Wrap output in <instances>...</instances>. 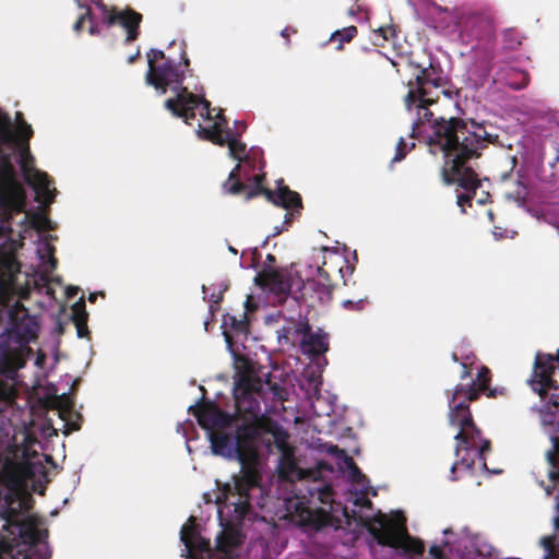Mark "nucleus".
I'll return each mask as SVG.
<instances>
[{
    "label": "nucleus",
    "instance_id": "obj_1",
    "mask_svg": "<svg viewBox=\"0 0 559 559\" xmlns=\"http://www.w3.org/2000/svg\"><path fill=\"white\" fill-rule=\"evenodd\" d=\"M267 454L276 449L275 473L290 484L283 498L284 524H406L402 509L371 520L374 510L366 493L378 495V488L357 466L346 450L319 437L307 440L314 456L313 467H304L287 448V433L280 427L266 439Z\"/></svg>",
    "mask_w": 559,
    "mask_h": 559
},
{
    "label": "nucleus",
    "instance_id": "obj_2",
    "mask_svg": "<svg viewBox=\"0 0 559 559\" xmlns=\"http://www.w3.org/2000/svg\"><path fill=\"white\" fill-rule=\"evenodd\" d=\"M32 127L16 112V123L0 110V260L14 264L12 282L27 283L26 274L21 272V264L15 252L23 246V240L36 243V253L44 267L41 277L46 283L43 292L50 298L55 289L49 274L56 269L55 248L51 235L43 231L52 229V223L41 205L53 202L57 190L53 181L34 166L29 151Z\"/></svg>",
    "mask_w": 559,
    "mask_h": 559
},
{
    "label": "nucleus",
    "instance_id": "obj_3",
    "mask_svg": "<svg viewBox=\"0 0 559 559\" xmlns=\"http://www.w3.org/2000/svg\"><path fill=\"white\" fill-rule=\"evenodd\" d=\"M258 429L246 421L236 424L224 430H206L210 450L214 456L227 462H237L239 469L231 475L233 493L224 506L217 502H205L201 515H190L183 524H206L215 515L217 524H277L262 514L270 489L263 485V471L260 464L251 462L240 449V439L243 436L254 437Z\"/></svg>",
    "mask_w": 559,
    "mask_h": 559
},
{
    "label": "nucleus",
    "instance_id": "obj_4",
    "mask_svg": "<svg viewBox=\"0 0 559 559\" xmlns=\"http://www.w3.org/2000/svg\"><path fill=\"white\" fill-rule=\"evenodd\" d=\"M521 112L526 118L528 130L518 140L521 159L519 188L515 192L506 193V198L532 216H538L537 210L528 205L533 201V180L538 183L536 188L540 202L559 197V176L554 173L559 162V143L551 138L552 131L559 126L558 111L543 102H533L522 105Z\"/></svg>",
    "mask_w": 559,
    "mask_h": 559
},
{
    "label": "nucleus",
    "instance_id": "obj_5",
    "mask_svg": "<svg viewBox=\"0 0 559 559\" xmlns=\"http://www.w3.org/2000/svg\"><path fill=\"white\" fill-rule=\"evenodd\" d=\"M474 389L473 383H461L454 386L452 394L447 391L449 423L459 428L454 436L456 461L450 469L451 481L459 480V471L473 475L476 460L480 468H487L486 454L491 451L490 440L481 436V430L476 426L469 409L471 402L477 396Z\"/></svg>",
    "mask_w": 559,
    "mask_h": 559
},
{
    "label": "nucleus",
    "instance_id": "obj_6",
    "mask_svg": "<svg viewBox=\"0 0 559 559\" xmlns=\"http://www.w3.org/2000/svg\"><path fill=\"white\" fill-rule=\"evenodd\" d=\"M28 450L21 448L10 430L0 429V520L4 524H38L29 499L22 496L27 474Z\"/></svg>",
    "mask_w": 559,
    "mask_h": 559
},
{
    "label": "nucleus",
    "instance_id": "obj_7",
    "mask_svg": "<svg viewBox=\"0 0 559 559\" xmlns=\"http://www.w3.org/2000/svg\"><path fill=\"white\" fill-rule=\"evenodd\" d=\"M417 103V117L412 123V138H423L429 146V152L436 154L442 152L443 159L454 155L463 146L464 136L478 128L486 130L484 122L473 119L464 120L454 117L435 118L429 109L436 99L429 93H414L413 102Z\"/></svg>",
    "mask_w": 559,
    "mask_h": 559
},
{
    "label": "nucleus",
    "instance_id": "obj_8",
    "mask_svg": "<svg viewBox=\"0 0 559 559\" xmlns=\"http://www.w3.org/2000/svg\"><path fill=\"white\" fill-rule=\"evenodd\" d=\"M277 333L278 344H298L304 356H307L309 364L302 371V376L314 391L322 386V372L328 359L325 354L330 349L329 334L322 329L313 331L308 316L298 311V318H289L288 324H284Z\"/></svg>",
    "mask_w": 559,
    "mask_h": 559
},
{
    "label": "nucleus",
    "instance_id": "obj_9",
    "mask_svg": "<svg viewBox=\"0 0 559 559\" xmlns=\"http://www.w3.org/2000/svg\"><path fill=\"white\" fill-rule=\"evenodd\" d=\"M488 136H490V133L481 128L471 131L468 135L464 136L461 150L449 158H444V165L441 168L442 181L447 186L456 183L463 190L456 195V204L461 207L462 213H465L464 205H471L476 190L483 186L478 175L469 164V159L477 158L480 155Z\"/></svg>",
    "mask_w": 559,
    "mask_h": 559
},
{
    "label": "nucleus",
    "instance_id": "obj_10",
    "mask_svg": "<svg viewBox=\"0 0 559 559\" xmlns=\"http://www.w3.org/2000/svg\"><path fill=\"white\" fill-rule=\"evenodd\" d=\"M182 71L179 86L175 88L173 83H164L163 90L170 91L174 96L164 102V107L176 118H181L185 123L191 124L197 118L195 110H200L203 120L211 119V103L205 98V91L199 79L193 74L191 61L186 50L182 49L180 60L177 61Z\"/></svg>",
    "mask_w": 559,
    "mask_h": 559
},
{
    "label": "nucleus",
    "instance_id": "obj_11",
    "mask_svg": "<svg viewBox=\"0 0 559 559\" xmlns=\"http://www.w3.org/2000/svg\"><path fill=\"white\" fill-rule=\"evenodd\" d=\"M275 255L267 253L261 270L265 278L258 273L253 280L254 285L264 294L262 302L282 305L289 301L292 306L300 308L306 301V282L293 264L288 267H275Z\"/></svg>",
    "mask_w": 559,
    "mask_h": 559
},
{
    "label": "nucleus",
    "instance_id": "obj_12",
    "mask_svg": "<svg viewBox=\"0 0 559 559\" xmlns=\"http://www.w3.org/2000/svg\"><path fill=\"white\" fill-rule=\"evenodd\" d=\"M212 111L213 109L211 108ZM206 121L212 122V124L204 127L200 122L198 123L195 132L199 139L211 141L218 145L227 144L228 155L231 158L237 160L246 159L252 165L253 169L261 170L265 167L263 150L260 146L253 145L247 151L246 143L240 141L241 133L247 128L243 121L235 120V130L228 127V120L222 112H218L215 119L211 115V119Z\"/></svg>",
    "mask_w": 559,
    "mask_h": 559
},
{
    "label": "nucleus",
    "instance_id": "obj_13",
    "mask_svg": "<svg viewBox=\"0 0 559 559\" xmlns=\"http://www.w3.org/2000/svg\"><path fill=\"white\" fill-rule=\"evenodd\" d=\"M39 526H1L0 559H50Z\"/></svg>",
    "mask_w": 559,
    "mask_h": 559
},
{
    "label": "nucleus",
    "instance_id": "obj_14",
    "mask_svg": "<svg viewBox=\"0 0 559 559\" xmlns=\"http://www.w3.org/2000/svg\"><path fill=\"white\" fill-rule=\"evenodd\" d=\"M88 1L93 4V7H86L90 22L88 33L92 36L102 35L103 29H119L124 44L136 39L140 16L135 11L129 8L108 7L102 0Z\"/></svg>",
    "mask_w": 559,
    "mask_h": 559
},
{
    "label": "nucleus",
    "instance_id": "obj_15",
    "mask_svg": "<svg viewBox=\"0 0 559 559\" xmlns=\"http://www.w3.org/2000/svg\"><path fill=\"white\" fill-rule=\"evenodd\" d=\"M559 365V348L557 355L545 354L537 352L533 364V371L531 378L527 380L532 390L537 393L542 399V405H533L532 412L539 414V427L542 433L547 438L543 429L542 419L546 412H552L555 407H559V385H557L552 376Z\"/></svg>",
    "mask_w": 559,
    "mask_h": 559
},
{
    "label": "nucleus",
    "instance_id": "obj_16",
    "mask_svg": "<svg viewBox=\"0 0 559 559\" xmlns=\"http://www.w3.org/2000/svg\"><path fill=\"white\" fill-rule=\"evenodd\" d=\"M457 26L460 36L472 49L495 48V20L490 8L464 10L457 20Z\"/></svg>",
    "mask_w": 559,
    "mask_h": 559
},
{
    "label": "nucleus",
    "instance_id": "obj_17",
    "mask_svg": "<svg viewBox=\"0 0 559 559\" xmlns=\"http://www.w3.org/2000/svg\"><path fill=\"white\" fill-rule=\"evenodd\" d=\"M147 72L145 82L153 86L158 95L166 94L163 90L164 83L175 84V88L179 86L182 71L179 69L175 59L165 58L162 49L151 48L146 52Z\"/></svg>",
    "mask_w": 559,
    "mask_h": 559
},
{
    "label": "nucleus",
    "instance_id": "obj_18",
    "mask_svg": "<svg viewBox=\"0 0 559 559\" xmlns=\"http://www.w3.org/2000/svg\"><path fill=\"white\" fill-rule=\"evenodd\" d=\"M411 66L419 69L415 75V86L411 88L404 98L406 109L412 110V102L414 93H429L432 94L433 90H438L442 83H447L448 78L439 62L430 59L428 67L411 61Z\"/></svg>",
    "mask_w": 559,
    "mask_h": 559
},
{
    "label": "nucleus",
    "instance_id": "obj_19",
    "mask_svg": "<svg viewBox=\"0 0 559 559\" xmlns=\"http://www.w3.org/2000/svg\"><path fill=\"white\" fill-rule=\"evenodd\" d=\"M369 533L379 544L388 545L394 548H401L412 554H420L424 545L412 538L405 531V526H367Z\"/></svg>",
    "mask_w": 559,
    "mask_h": 559
},
{
    "label": "nucleus",
    "instance_id": "obj_20",
    "mask_svg": "<svg viewBox=\"0 0 559 559\" xmlns=\"http://www.w3.org/2000/svg\"><path fill=\"white\" fill-rule=\"evenodd\" d=\"M407 3L413 9L414 15L435 31L447 29L453 21L448 9L438 5L432 0H407Z\"/></svg>",
    "mask_w": 559,
    "mask_h": 559
},
{
    "label": "nucleus",
    "instance_id": "obj_21",
    "mask_svg": "<svg viewBox=\"0 0 559 559\" xmlns=\"http://www.w3.org/2000/svg\"><path fill=\"white\" fill-rule=\"evenodd\" d=\"M485 57L481 60L474 62L467 70V79L473 88L478 90L486 84L492 85V76L502 60L499 52L495 48L483 49Z\"/></svg>",
    "mask_w": 559,
    "mask_h": 559
},
{
    "label": "nucleus",
    "instance_id": "obj_22",
    "mask_svg": "<svg viewBox=\"0 0 559 559\" xmlns=\"http://www.w3.org/2000/svg\"><path fill=\"white\" fill-rule=\"evenodd\" d=\"M226 348L233 359V365L238 373V367L249 368L253 360L251 358V349L247 346L250 336V326L237 331L235 333H223Z\"/></svg>",
    "mask_w": 559,
    "mask_h": 559
},
{
    "label": "nucleus",
    "instance_id": "obj_23",
    "mask_svg": "<svg viewBox=\"0 0 559 559\" xmlns=\"http://www.w3.org/2000/svg\"><path fill=\"white\" fill-rule=\"evenodd\" d=\"M180 539L185 546L181 556L191 559H206L210 554V540L201 532V526H182Z\"/></svg>",
    "mask_w": 559,
    "mask_h": 559
},
{
    "label": "nucleus",
    "instance_id": "obj_24",
    "mask_svg": "<svg viewBox=\"0 0 559 559\" xmlns=\"http://www.w3.org/2000/svg\"><path fill=\"white\" fill-rule=\"evenodd\" d=\"M530 82L528 73L508 62L499 64L492 76V85L498 90L509 87L512 91H520L527 86Z\"/></svg>",
    "mask_w": 559,
    "mask_h": 559
},
{
    "label": "nucleus",
    "instance_id": "obj_25",
    "mask_svg": "<svg viewBox=\"0 0 559 559\" xmlns=\"http://www.w3.org/2000/svg\"><path fill=\"white\" fill-rule=\"evenodd\" d=\"M264 195L269 202L277 207L299 212L302 209L301 195L285 185L284 179L275 181V189H266Z\"/></svg>",
    "mask_w": 559,
    "mask_h": 559
},
{
    "label": "nucleus",
    "instance_id": "obj_26",
    "mask_svg": "<svg viewBox=\"0 0 559 559\" xmlns=\"http://www.w3.org/2000/svg\"><path fill=\"white\" fill-rule=\"evenodd\" d=\"M243 542V536L238 526H223L216 537L217 549L226 556H236Z\"/></svg>",
    "mask_w": 559,
    "mask_h": 559
},
{
    "label": "nucleus",
    "instance_id": "obj_27",
    "mask_svg": "<svg viewBox=\"0 0 559 559\" xmlns=\"http://www.w3.org/2000/svg\"><path fill=\"white\" fill-rule=\"evenodd\" d=\"M260 300L254 305V302L248 297L243 302L245 312L242 319H238L236 316H231L229 313L224 314L223 323H222V334L223 333H235L237 331H241L242 329H247L251 326V319L248 316V312L259 307Z\"/></svg>",
    "mask_w": 559,
    "mask_h": 559
},
{
    "label": "nucleus",
    "instance_id": "obj_28",
    "mask_svg": "<svg viewBox=\"0 0 559 559\" xmlns=\"http://www.w3.org/2000/svg\"><path fill=\"white\" fill-rule=\"evenodd\" d=\"M452 360L459 362L462 367V372L460 378L465 380L472 377V370L477 360L475 354L469 347V344L465 341H462L451 354Z\"/></svg>",
    "mask_w": 559,
    "mask_h": 559
},
{
    "label": "nucleus",
    "instance_id": "obj_29",
    "mask_svg": "<svg viewBox=\"0 0 559 559\" xmlns=\"http://www.w3.org/2000/svg\"><path fill=\"white\" fill-rule=\"evenodd\" d=\"M524 39H525V36L516 28H514V27L504 28L502 31L500 48L497 49L495 47V49L499 53H500V51L512 52V51L518 50L521 47Z\"/></svg>",
    "mask_w": 559,
    "mask_h": 559
},
{
    "label": "nucleus",
    "instance_id": "obj_30",
    "mask_svg": "<svg viewBox=\"0 0 559 559\" xmlns=\"http://www.w3.org/2000/svg\"><path fill=\"white\" fill-rule=\"evenodd\" d=\"M439 94H442L444 98H447L449 102H452L456 110H462L460 107V90L456 88L450 81H447V83H442V85L438 90H433L432 96L435 97L436 100L439 97Z\"/></svg>",
    "mask_w": 559,
    "mask_h": 559
},
{
    "label": "nucleus",
    "instance_id": "obj_31",
    "mask_svg": "<svg viewBox=\"0 0 559 559\" xmlns=\"http://www.w3.org/2000/svg\"><path fill=\"white\" fill-rule=\"evenodd\" d=\"M73 319L75 321L76 335L82 338L88 334L87 329V313L85 311V305L80 301L73 306Z\"/></svg>",
    "mask_w": 559,
    "mask_h": 559
},
{
    "label": "nucleus",
    "instance_id": "obj_32",
    "mask_svg": "<svg viewBox=\"0 0 559 559\" xmlns=\"http://www.w3.org/2000/svg\"><path fill=\"white\" fill-rule=\"evenodd\" d=\"M260 260L261 253L259 247H253L242 251L239 265L243 270H258Z\"/></svg>",
    "mask_w": 559,
    "mask_h": 559
},
{
    "label": "nucleus",
    "instance_id": "obj_33",
    "mask_svg": "<svg viewBox=\"0 0 559 559\" xmlns=\"http://www.w3.org/2000/svg\"><path fill=\"white\" fill-rule=\"evenodd\" d=\"M357 27L355 25H350L342 29L334 31L331 34L329 41H338L336 49L341 50L343 49V45L345 43H349L357 35Z\"/></svg>",
    "mask_w": 559,
    "mask_h": 559
},
{
    "label": "nucleus",
    "instance_id": "obj_34",
    "mask_svg": "<svg viewBox=\"0 0 559 559\" xmlns=\"http://www.w3.org/2000/svg\"><path fill=\"white\" fill-rule=\"evenodd\" d=\"M239 164L230 171L228 179L223 183V189L229 194H240L243 190V185L238 176Z\"/></svg>",
    "mask_w": 559,
    "mask_h": 559
},
{
    "label": "nucleus",
    "instance_id": "obj_35",
    "mask_svg": "<svg viewBox=\"0 0 559 559\" xmlns=\"http://www.w3.org/2000/svg\"><path fill=\"white\" fill-rule=\"evenodd\" d=\"M241 162L245 163L252 173H255V171L260 173V176L255 179V182L249 188V190L247 192V200L253 199L262 193L264 194V192L266 190L262 187V181L265 179V176H266L265 173H263L264 168H262L261 170L253 169L252 165L250 163H248L246 159H242Z\"/></svg>",
    "mask_w": 559,
    "mask_h": 559
},
{
    "label": "nucleus",
    "instance_id": "obj_36",
    "mask_svg": "<svg viewBox=\"0 0 559 559\" xmlns=\"http://www.w3.org/2000/svg\"><path fill=\"white\" fill-rule=\"evenodd\" d=\"M490 380H491L490 369L486 366H481L477 370L476 378L475 379L472 378L471 381L468 382V383H473L475 385L474 390H475V393L477 394V396L473 401H476L479 397V389H481L485 385H487L488 383H490Z\"/></svg>",
    "mask_w": 559,
    "mask_h": 559
},
{
    "label": "nucleus",
    "instance_id": "obj_37",
    "mask_svg": "<svg viewBox=\"0 0 559 559\" xmlns=\"http://www.w3.org/2000/svg\"><path fill=\"white\" fill-rule=\"evenodd\" d=\"M60 417L64 421V427H67L69 431L80 429L82 416L79 413L73 412L70 408H66L60 412Z\"/></svg>",
    "mask_w": 559,
    "mask_h": 559
},
{
    "label": "nucleus",
    "instance_id": "obj_38",
    "mask_svg": "<svg viewBox=\"0 0 559 559\" xmlns=\"http://www.w3.org/2000/svg\"><path fill=\"white\" fill-rule=\"evenodd\" d=\"M34 357V367L36 368V371L34 372L35 382H40L41 379L48 377V372L46 370L45 364H46V354L41 350H34V355L29 358Z\"/></svg>",
    "mask_w": 559,
    "mask_h": 559
},
{
    "label": "nucleus",
    "instance_id": "obj_39",
    "mask_svg": "<svg viewBox=\"0 0 559 559\" xmlns=\"http://www.w3.org/2000/svg\"><path fill=\"white\" fill-rule=\"evenodd\" d=\"M310 286L313 293L318 294L319 300L323 304L332 299V287L321 282L311 281Z\"/></svg>",
    "mask_w": 559,
    "mask_h": 559
},
{
    "label": "nucleus",
    "instance_id": "obj_40",
    "mask_svg": "<svg viewBox=\"0 0 559 559\" xmlns=\"http://www.w3.org/2000/svg\"><path fill=\"white\" fill-rule=\"evenodd\" d=\"M233 396L237 402H245L251 399V393L240 378L235 379Z\"/></svg>",
    "mask_w": 559,
    "mask_h": 559
},
{
    "label": "nucleus",
    "instance_id": "obj_41",
    "mask_svg": "<svg viewBox=\"0 0 559 559\" xmlns=\"http://www.w3.org/2000/svg\"><path fill=\"white\" fill-rule=\"evenodd\" d=\"M226 286L223 287V289L216 295L215 293H212L210 295L206 294V286L202 285V292L204 294L203 299L209 302V312H216L218 309V305L223 300V292L226 290Z\"/></svg>",
    "mask_w": 559,
    "mask_h": 559
},
{
    "label": "nucleus",
    "instance_id": "obj_42",
    "mask_svg": "<svg viewBox=\"0 0 559 559\" xmlns=\"http://www.w3.org/2000/svg\"><path fill=\"white\" fill-rule=\"evenodd\" d=\"M209 421L211 426L218 428L219 430L227 429L228 427H234L236 424H233V419L229 415L222 414H212L209 417Z\"/></svg>",
    "mask_w": 559,
    "mask_h": 559
},
{
    "label": "nucleus",
    "instance_id": "obj_43",
    "mask_svg": "<svg viewBox=\"0 0 559 559\" xmlns=\"http://www.w3.org/2000/svg\"><path fill=\"white\" fill-rule=\"evenodd\" d=\"M78 8L84 10L78 17L76 22L73 25V29L75 32H80L85 21H88V15H86V7L92 5L88 0H73Z\"/></svg>",
    "mask_w": 559,
    "mask_h": 559
},
{
    "label": "nucleus",
    "instance_id": "obj_44",
    "mask_svg": "<svg viewBox=\"0 0 559 559\" xmlns=\"http://www.w3.org/2000/svg\"><path fill=\"white\" fill-rule=\"evenodd\" d=\"M406 143L403 138H400L396 147H395V154L392 158V163H400L402 162L405 156L407 155L408 151L415 147V143H411L409 147H406Z\"/></svg>",
    "mask_w": 559,
    "mask_h": 559
},
{
    "label": "nucleus",
    "instance_id": "obj_45",
    "mask_svg": "<svg viewBox=\"0 0 559 559\" xmlns=\"http://www.w3.org/2000/svg\"><path fill=\"white\" fill-rule=\"evenodd\" d=\"M368 304L367 298H360L358 300L345 299L342 302V307L349 311H362Z\"/></svg>",
    "mask_w": 559,
    "mask_h": 559
},
{
    "label": "nucleus",
    "instance_id": "obj_46",
    "mask_svg": "<svg viewBox=\"0 0 559 559\" xmlns=\"http://www.w3.org/2000/svg\"><path fill=\"white\" fill-rule=\"evenodd\" d=\"M295 318L294 316L286 317L284 314L283 310H277L276 312L267 313L264 316L263 322L265 325H272L276 322H278L281 319H285L286 323L288 324V319Z\"/></svg>",
    "mask_w": 559,
    "mask_h": 559
},
{
    "label": "nucleus",
    "instance_id": "obj_47",
    "mask_svg": "<svg viewBox=\"0 0 559 559\" xmlns=\"http://www.w3.org/2000/svg\"><path fill=\"white\" fill-rule=\"evenodd\" d=\"M504 391H506V389L503 386L491 388L490 383H488L484 388L479 389V395L485 394L489 399H495L498 395H502L504 393Z\"/></svg>",
    "mask_w": 559,
    "mask_h": 559
},
{
    "label": "nucleus",
    "instance_id": "obj_48",
    "mask_svg": "<svg viewBox=\"0 0 559 559\" xmlns=\"http://www.w3.org/2000/svg\"><path fill=\"white\" fill-rule=\"evenodd\" d=\"M355 271V266L346 260V265L340 269L341 277L343 278L344 285H347V277L352 276Z\"/></svg>",
    "mask_w": 559,
    "mask_h": 559
},
{
    "label": "nucleus",
    "instance_id": "obj_49",
    "mask_svg": "<svg viewBox=\"0 0 559 559\" xmlns=\"http://www.w3.org/2000/svg\"><path fill=\"white\" fill-rule=\"evenodd\" d=\"M177 432L178 433H181L185 438H186V449L188 451V453H192V449L189 444V438H188V435H187V430L185 429L183 425L182 424H178L177 425Z\"/></svg>",
    "mask_w": 559,
    "mask_h": 559
},
{
    "label": "nucleus",
    "instance_id": "obj_50",
    "mask_svg": "<svg viewBox=\"0 0 559 559\" xmlns=\"http://www.w3.org/2000/svg\"><path fill=\"white\" fill-rule=\"evenodd\" d=\"M492 234H493L495 239H497V240H500V239H503L507 237V230L506 229L502 230L498 227H496V229L493 230Z\"/></svg>",
    "mask_w": 559,
    "mask_h": 559
},
{
    "label": "nucleus",
    "instance_id": "obj_51",
    "mask_svg": "<svg viewBox=\"0 0 559 559\" xmlns=\"http://www.w3.org/2000/svg\"><path fill=\"white\" fill-rule=\"evenodd\" d=\"M481 471L484 473H486L488 476L499 475L502 473V469H500V468H489L488 466H487V468H481Z\"/></svg>",
    "mask_w": 559,
    "mask_h": 559
},
{
    "label": "nucleus",
    "instance_id": "obj_52",
    "mask_svg": "<svg viewBox=\"0 0 559 559\" xmlns=\"http://www.w3.org/2000/svg\"><path fill=\"white\" fill-rule=\"evenodd\" d=\"M284 230H287V227L284 226L283 224L281 226H275L274 231L272 234H270V236L275 237V236L282 234Z\"/></svg>",
    "mask_w": 559,
    "mask_h": 559
},
{
    "label": "nucleus",
    "instance_id": "obj_53",
    "mask_svg": "<svg viewBox=\"0 0 559 559\" xmlns=\"http://www.w3.org/2000/svg\"><path fill=\"white\" fill-rule=\"evenodd\" d=\"M214 318H215V312H209V317L204 320L203 322V325H204V329L205 331H207L209 329V324L214 321Z\"/></svg>",
    "mask_w": 559,
    "mask_h": 559
},
{
    "label": "nucleus",
    "instance_id": "obj_54",
    "mask_svg": "<svg viewBox=\"0 0 559 559\" xmlns=\"http://www.w3.org/2000/svg\"><path fill=\"white\" fill-rule=\"evenodd\" d=\"M430 554L435 557V559H443L440 549L436 546L430 548Z\"/></svg>",
    "mask_w": 559,
    "mask_h": 559
},
{
    "label": "nucleus",
    "instance_id": "obj_55",
    "mask_svg": "<svg viewBox=\"0 0 559 559\" xmlns=\"http://www.w3.org/2000/svg\"><path fill=\"white\" fill-rule=\"evenodd\" d=\"M140 57V47L136 48L135 52L128 58V63H133Z\"/></svg>",
    "mask_w": 559,
    "mask_h": 559
},
{
    "label": "nucleus",
    "instance_id": "obj_56",
    "mask_svg": "<svg viewBox=\"0 0 559 559\" xmlns=\"http://www.w3.org/2000/svg\"><path fill=\"white\" fill-rule=\"evenodd\" d=\"M199 404H200V401H197L194 404H191L189 407H188V412L192 415H195V412L199 409Z\"/></svg>",
    "mask_w": 559,
    "mask_h": 559
},
{
    "label": "nucleus",
    "instance_id": "obj_57",
    "mask_svg": "<svg viewBox=\"0 0 559 559\" xmlns=\"http://www.w3.org/2000/svg\"><path fill=\"white\" fill-rule=\"evenodd\" d=\"M289 28L288 27H285L281 31L280 35L283 37V38H286L287 40V45L290 43L288 36H289Z\"/></svg>",
    "mask_w": 559,
    "mask_h": 559
},
{
    "label": "nucleus",
    "instance_id": "obj_58",
    "mask_svg": "<svg viewBox=\"0 0 559 559\" xmlns=\"http://www.w3.org/2000/svg\"><path fill=\"white\" fill-rule=\"evenodd\" d=\"M78 289L74 287H68L67 288V295L69 298H72L76 295Z\"/></svg>",
    "mask_w": 559,
    "mask_h": 559
},
{
    "label": "nucleus",
    "instance_id": "obj_59",
    "mask_svg": "<svg viewBox=\"0 0 559 559\" xmlns=\"http://www.w3.org/2000/svg\"><path fill=\"white\" fill-rule=\"evenodd\" d=\"M317 271H318V275H319L320 277H324V278H325V277H328V273H326V271H325L323 267L319 266V267L317 269Z\"/></svg>",
    "mask_w": 559,
    "mask_h": 559
},
{
    "label": "nucleus",
    "instance_id": "obj_60",
    "mask_svg": "<svg viewBox=\"0 0 559 559\" xmlns=\"http://www.w3.org/2000/svg\"><path fill=\"white\" fill-rule=\"evenodd\" d=\"M555 211L557 212L558 214V219L557 222L555 223L556 227L559 228V202L555 204Z\"/></svg>",
    "mask_w": 559,
    "mask_h": 559
},
{
    "label": "nucleus",
    "instance_id": "obj_61",
    "mask_svg": "<svg viewBox=\"0 0 559 559\" xmlns=\"http://www.w3.org/2000/svg\"><path fill=\"white\" fill-rule=\"evenodd\" d=\"M488 198H489V194L486 193V198L485 199L484 198L478 199L477 203L484 205V204H486Z\"/></svg>",
    "mask_w": 559,
    "mask_h": 559
},
{
    "label": "nucleus",
    "instance_id": "obj_62",
    "mask_svg": "<svg viewBox=\"0 0 559 559\" xmlns=\"http://www.w3.org/2000/svg\"><path fill=\"white\" fill-rule=\"evenodd\" d=\"M289 224H290V215L286 214L285 215V221L283 222V225L288 227Z\"/></svg>",
    "mask_w": 559,
    "mask_h": 559
},
{
    "label": "nucleus",
    "instance_id": "obj_63",
    "mask_svg": "<svg viewBox=\"0 0 559 559\" xmlns=\"http://www.w3.org/2000/svg\"><path fill=\"white\" fill-rule=\"evenodd\" d=\"M518 160H519L518 154L511 156V162H512L513 168L518 165Z\"/></svg>",
    "mask_w": 559,
    "mask_h": 559
},
{
    "label": "nucleus",
    "instance_id": "obj_64",
    "mask_svg": "<svg viewBox=\"0 0 559 559\" xmlns=\"http://www.w3.org/2000/svg\"><path fill=\"white\" fill-rule=\"evenodd\" d=\"M270 238H272V237H271L270 235H267V236L265 237V239L262 241V243H261V246H260V247H261V248H264V247L267 245V242H269Z\"/></svg>",
    "mask_w": 559,
    "mask_h": 559
}]
</instances>
